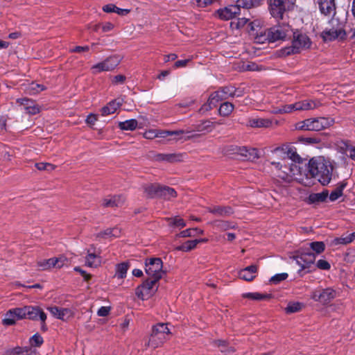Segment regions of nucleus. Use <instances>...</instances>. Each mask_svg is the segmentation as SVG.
<instances>
[{
	"instance_id": "45",
	"label": "nucleus",
	"mask_w": 355,
	"mask_h": 355,
	"mask_svg": "<svg viewBox=\"0 0 355 355\" xmlns=\"http://www.w3.org/2000/svg\"><path fill=\"white\" fill-rule=\"evenodd\" d=\"M37 266L42 270H47L51 269L53 268H55L54 259H53V258H51V259H46V260L39 261L37 262Z\"/></svg>"
},
{
	"instance_id": "37",
	"label": "nucleus",
	"mask_w": 355,
	"mask_h": 355,
	"mask_svg": "<svg viewBox=\"0 0 355 355\" xmlns=\"http://www.w3.org/2000/svg\"><path fill=\"white\" fill-rule=\"evenodd\" d=\"M129 268L128 263H121L116 267L115 277L119 279H123L126 276L127 271Z\"/></svg>"
},
{
	"instance_id": "52",
	"label": "nucleus",
	"mask_w": 355,
	"mask_h": 355,
	"mask_svg": "<svg viewBox=\"0 0 355 355\" xmlns=\"http://www.w3.org/2000/svg\"><path fill=\"white\" fill-rule=\"evenodd\" d=\"M249 21L250 19L245 17L239 18L236 21H231L230 26L233 29H239L245 26Z\"/></svg>"
},
{
	"instance_id": "61",
	"label": "nucleus",
	"mask_w": 355,
	"mask_h": 355,
	"mask_svg": "<svg viewBox=\"0 0 355 355\" xmlns=\"http://www.w3.org/2000/svg\"><path fill=\"white\" fill-rule=\"evenodd\" d=\"M196 230L194 228L187 229L185 230L182 231L179 236L180 237H191L196 236V234H195Z\"/></svg>"
},
{
	"instance_id": "2",
	"label": "nucleus",
	"mask_w": 355,
	"mask_h": 355,
	"mask_svg": "<svg viewBox=\"0 0 355 355\" xmlns=\"http://www.w3.org/2000/svg\"><path fill=\"white\" fill-rule=\"evenodd\" d=\"M170 331L167 324L159 323L155 325L149 338L148 345L153 349L161 346L167 340Z\"/></svg>"
},
{
	"instance_id": "60",
	"label": "nucleus",
	"mask_w": 355,
	"mask_h": 355,
	"mask_svg": "<svg viewBox=\"0 0 355 355\" xmlns=\"http://www.w3.org/2000/svg\"><path fill=\"white\" fill-rule=\"evenodd\" d=\"M144 137L147 139H153L157 137V130H148L144 132Z\"/></svg>"
},
{
	"instance_id": "33",
	"label": "nucleus",
	"mask_w": 355,
	"mask_h": 355,
	"mask_svg": "<svg viewBox=\"0 0 355 355\" xmlns=\"http://www.w3.org/2000/svg\"><path fill=\"white\" fill-rule=\"evenodd\" d=\"M138 125V122L136 119H129L125 121L119 123V128L122 130H135Z\"/></svg>"
},
{
	"instance_id": "25",
	"label": "nucleus",
	"mask_w": 355,
	"mask_h": 355,
	"mask_svg": "<svg viewBox=\"0 0 355 355\" xmlns=\"http://www.w3.org/2000/svg\"><path fill=\"white\" fill-rule=\"evenodd\" d=\"M207 239H195V240H190L187 241L183 244L178 246L175 248V250L179 251H183V252H189L193 249H194L196 245L201 243H206L207 242Z\"/></svg>"
},
{
	"instance_id": "31",
	"label": "nucleus",
	"mask_w": 355,
	"mask_h": 355,
	"mask_svg": "<svg viewBox=\"0 0 355 355\" xmlns=\"http://www.w3.org/2000/svg\"><path fill=\"white\" fill-rule=\"evenodd\" d=\"M124 202V198L121 196H114L110 198L103 200V205L104 207H119Z\"/></svg>"
},
{
	"instance_id": "16",
	"label": "nucleus",
	"mask_w": 355,
	"mask_h": 355,
	"mask_svg": "<svg viewBox=\"0 0 355 355\" xmlns=\"http://www.w3.org/2000/svg\"><path fill=\"white\" fill-rule=\"evenodd\" d=\"M26 318L32 320H40L44 322L46 320V314L38 306H26Z\"/></svg>"
},
{
	"instance_id": "40",
	"label": "nucleus",
	"mask_w": 355,
	"mask_h": 355,
	"mask_svg": "<svg viewBox=\"0 0 355 355\" xmlns=\"http://www.w3.org/2000/svg\"><path fill=\"white\" fill-rule=\"evenodd\" d=\"M304 307V304L299 302H291L288 304L285 311L287 313H293L300 311Z\"/></svg>"
},
{
	"instance_id": "62",
	"label": "nucleus",
	"mask_w": 355,
	"mask_h": 355,
	"mask_svg": "<svg viewBox=\"0 0 355 355\" xmlns=\"http://www.w3.org/2000/svg\"><path fill=\"white\" fill-rule=\"evenodd\" d=\"M126 78L125 76L119 74L114 76L112 79V83L114 85H120L124 83Z\"/></svg>"
},
{
	"instance_id": "47",
	"label": "nucleus",
	"mask_w": 355,
	"mask_h": 355,
	"mask_svg": "<svg viewBox=\"0 0 355 355\" xmlns=\"http://www.w3.org/2000/svg\"><path fill=\"white\" fill-rule=\"evenodd\" d=\"M234 110V105L229 102H225L221 104L219 108V113L223 116H228Z\"/></svg>"
},
{
	"instance_id": "54",
	"label": "nucleus",
	"mask_w": 355,
	"mask_h": 355,
	"mask_svg": "<svg viewBox=\"0 0 355 355\" xmlns=\"http://www.w3.org/2000/svg\"><path fill=\"white\" fill-rule=\"evenodd\" d=\"M352 243V239H349L348 234L343 235L340 237L336 238L333 241L334 245H347Z\"/></svg>"
},
{
	"instance_id": "15",
	"label": "nucleus",
	"mask_w": 355,
	"mask_h": 355,
	"mask_svg": "<svg viewBox=\"0 0 355 355\" xmlns=\"http://www.w3.org/2000/svg\"><path fill=\"white\" fill-rule=\"evenodd\" d=\"M226 99V95L224 94L223 91H216L213 92L210 96L206 104H204L200 110L202 111H208L211 110L213 107L217 106L218 102Z\"/></svg>"
},
{
	"instance_id": "29",
	"label": "nucleus",
	"mask_w": 355,
	"mask_h": 355,
	"mask_svg": "<svg viewBox=\"0 0 355 355\" xmlns=\"http://www.w3.org/2000/svg\"><path fill=\"white\" fill-rule=\"evenodd\" d=\"M249 124L253 128H269L272 125V121L265 118H253L249 121Z\"/></svg>"
},
{
	"instance_id": "36",
	"label": "nucleus",
	"mask_w": 355,
	"mask_h": 355,
	"mask_svg": "<svg viewBox=\"0 0 355 355\" xmlns=\"http://www.w3.org/2000/svg\"><path fill=\"white\" fill-rule=\"evenodd\" d=\"M329 196L327 191H324L321 193H312L309 196V200L311 202H320L326 200Z\"/></svg>"
},
{
	"instance_id": "51",
	"label": "nucleus",
	"mask_w": 355,
	"mask_h": 355,
	"mask_svg": "<svg viewBox=\"0 0 355 355\" xmlns=\"http://www.w3.org/2000/svg\"><path fill=\"white\" fill-rule=\"evenodd\" d=\"M311 119H308L297 122L295 125V128L296 130H298L311 131Z\"/></svg>"
},
{
	"instance_id": "32",
	"label": "nucleus",
	"mask_w": 355,
	"mask_h": 355,
	"mask_svg": "<svg viewBox=\"0 0 355 355\" xmlns=\"http://www.w3.org/2000/svg\"><path fill=\"white\" fill-rule=\"evenodd\" d=\"M208 211L217 216H230L233 211L230 207H209Z\"/></svg>"
},
{
	"instance_id": "5",
	"label": "nucleus",
	"mask_w": 355,
	"mask_h": 355,
	"mask_svg": "<svg viewBox=\"0 0 355 355\" xmlns=\"http://www.w3.org/2000/svg\"><path fill=\"white\" fill-rule=\"evenodd\" d=\"M293 30L287 24H282L274 26L265 32L267 39L270 42L278 40H284L287 37L292 35Z\"/></svg>"
},
{
	"instance_id": "43",
	"label": "nucleus",
	"mask_w": 355,
	"mask_h": 355,
	"mask_svg": "<svg viewBox=\"0 0 355 355\" xmlns=\"http://www.w3.org/2000/svg\"><path fill=\"white\" fill-rule=\"evenodd\" d=\"M299 53L297 51V47H295L293 43L288 46L284 47L279 50V56H288L291 55Z\"/></svg>"
},
{
	"instance_id": "14",
	"label": "nucleus",
	"mask_w": 355,
	"mask_h": 355,
	"mask_svg": "<svg viewBox=\"0 0 355 355\" xmlns=\"http://www.w3.org/2000/svg\"><path fill=\"white\" fill-rule=\"evenodd\" d=\"M241 8L236 5H230L217 10V15L220 19H232L236 15L240 14Z\"/></svg>"
},
{
	"instance_id": "7",
	"label": "nucleus",
	"mask_w": 355,
	"mask_h": 355,
	"mask_svg": "<svg viewBox=\"0 0 355 355\" xmlns=\"http://www.w3.org/2000/svg\"><path fill=\"white\" fill-rule=\"evenodd\" d=\"M162 268L163 263L160 258H150L146 261V272L154 279L159 281L162 277L164 273Z\"/></svg>"
},
{
	"instance_id": "46",
	"label": "nucleus",
	"mask_w": 355,
	"mask_h": 355,
	"mask_svg": "<svg viewBox=\"0 0 355 355\" xmlns=\"http://www.w3.org/2000/svg\"><path fill=\"white\" fill-rule=\"evenodd\" d=\"M243 298H248L252 300H263L268 297L267 295L255 293H245L242 294Z\"/></svg>"
},
{
	"instance_id": "56",
	"label": "nucleus",
	"mask_w": 355,
	"mask_h": 355,
	"mask_svg": "<svg viewBox=\"0 0 355 355\" xmlns=\"http://www.w3.org/2000/svg\"><path fill=\"white\" fill-rule=\"evenodd\" d=\"M43 342L42 337L38 334H35L30 338V344L31 346L40 347Z\"/></svg>"
},
{
	"instance_id": "12",
	"label": "nucleus",
	"mask_w": 355,
	"mask_h": 355,
	"mask_svg": "<svg viewBox=\"0 0 355 355\" xmlns=\"http://www.w3.org/2000/svg\"><path fill=\"white\" fill-rule=\"evenodd\" d=\"M47 310L55 318L67 321L74 316V311L70 308H59L58 306H49Z\"/></svg>"
},
{
	"instance_id": "38",
	"label": "nucleus",
	"mask_w": 355,
	"mask_h": 355,
	"mask_svg": "<svg viewBox=\"0 0 355 355\" xmlns=\"http://www.w3.org/2000/svg\"><path fill=\"white\" fill-rule=\"evenodd\" d=\"M274 152L275 153H277V152L286 153L288 154V156L291 159H294L295 157L297 155L295 148L293 146H291L289 145H284L282 147L276 148L275 149Z\"/></svg>"
},
{
	"instance_id": "44",
	"label": "nucleus",
	"mask_w": 355,
	"mask_h": 355,
	"mask_svg": "<svg viewBox=\"0 0 355 355\" xmlns=\"http://www.w3.org/2000/svg\"><path fill=\"white\" fill-rule=\"evenodd\" d=\"M261 0H238L237 4L239 8H250L259 6Z\"/></svg>"
},
{
	"instance_id": "20",
	"label": "nucleus",
	"mask_w": 355,
	"mask_h": 355,
	"mask_svg": "<svg viewBox=\"0 0 355 355\" xmlns=\"http://www.w3.org/2000/svg\"><path fill=\"white\" fill-rule=\"evenodd\" d=\"M311 131H320L331 126L333 121L327 118L320 117L311 119Z\"/></svg>"
},
{
	"instance_id": "41",
	"label": "nucleus",
	"mask_w": 355,
	"mask_h": 355,
	"mask_svg": "<svg viewBox=\"0 0 355 355\" xmlns=\"http://www.w3.org/2000/svg\"><path fill=\"white\" fill-rule=\"evenodd\" d=\"M176 196V191L168 187H162L161 192L159 197L164 198L165 199L170 200Z\"/></svg>"
},
{
	"instance_id": "57",
	"label": "nucleus",
	"mask_w": 355,
	"mask_h": 355,
	"mask_svg": "<svg viewBox=\"0 0 355 355\" xmlns=\"http://www.w3.org/2000/svg\"><path fill=\"white\" fill-rule=\"evenodd\" d=\"M315 266L320 270H328L331 268V264L325 259H319L315 263Z\"/></svg>"
},
{
	"instance_id": "17",
	"label": "nucleus",
	"mask_w": 355,
	"mask_h": 355,
	"mask_svg": "<svg viewBox=\"0 0 355 355\" xmlns=\"http://www.w3.org/2000/svg\"><path fill=\"white\" fill-rule=\"evenodd\" d=\"M320 11L326 16H334L336 14L335 0H318Z\"/></svg>"
},
{
	"instance_id": "39",
	"label": "nucleus",
	"mask_w": 355,
	"mask_h": 355,
	"mask_svg": "<svg viewBox=\"0 0 355 355\" xmlns=\"http://www.w3.org/2000/svg\"><path fill=\"white\" fill-rule=\"evenodd\" d=\"M103 10L105 12H116L120 15H125L129 12L128 10L119 8L113 4L103 6Z\"/></svg>"
},
{
	"instance_id": "64",
	"label": "nucleus",
	"mask_w": 355,
	"mask_h": 355,
	"mask_svg": "<svg viewBox=\"0 0 355 355\" xmlns=\"http://www.w3.org/2000/svg\"><path fill=\"white\" fill-rule=\"evenodd\" d=\"M171 220L172 221L173 225L176 227H183L186 225L184 220L180 218H175L171 219Z\"/></svg>"
},
{
	"instance_id": "59",
	"label": "nucleus",
	"mask_w": 355,
	"mask_h": 355,
	"mask_svg": "<svg viewBox=\"0 0 355 355\" xmlns=\"http://www.w3.org/2000/svg\"><path fill=\"white\" fill-rule=\"evenodd\" d=\"M53 259L55 268H62L67 261V258L64 256H60L59 257H53Z\"/></svg>"
},
{
	"instance_id": "4",
	"label": "nucleus",
	"mask_w": 355,
	"mask_h": 355,
	"mask_svg": "<svg viewBox=\"0 0 355 355\" xmlns=\"http://www.w3.org/2000/svg\"><path fill=\"white\" fill-rule=\"evenodd\" d=\"M331 28H326L321 33V37L325 42L333 41L336 39L343 40L346 33L343 28V24L340 23L337 19H331L330 21Z\"/></svg>"
},
{
	"instance_id": "19",
	"label": "nucleus",
	"mask_w": 355,
	"mask_h": 355,
	"mask_svg": "<svg viewBox=\"0 0 355 355\" xmlns=\"http://www.w3.org/2000/svg\"><path fill=\"white\" fill-rule=\"evenodd\" d=\"M285 6L282 0H270V12L276 19H282Z\"/></svg>"
},
{
	"instance_id": "18",
	"label": "nucleus",
	"mask_w": 355,
	"mask_h": 355,
	"mask_svg": "<svg viewBox=\"0 0 355 355\" xmlns=\"http://www.w3.org/2000/svg\"><path fill=\"white\" fill-rule=\"evenodd\" d=\"M211 224L217 230L220 231H229L234 230L238 232H241V229L238 226L237 223L234 221L223 220H216L211 223Z\"/></svg>"
},
{
	"instance_id": "28",
	"label": "nucleus",
	"mask_w": 355,
	"mask_h": 355,
	"mask_svg": "<svg viewBox=\"0 0 355 355\" xmlns=\"http://www.w3.org/2000/svg\"><path fill=\"white\" fill-rule=\"evenodd\" d=\"M101 263V258L98 254L91 252L89 250L85 257V265L91 268H96Z\"/></svg>"
},
{
	"instance_id": "49",
	"label": "nucleus",
	"mask_w": 355,
	"mask_h": 355,
	"mask_svg": "<svg viewBox=\"0 0 355 355\" xmlns=\"http://www.w3.org/2000/svg\"><path fill=\"white\" fill-rule=\"evenodd\" d=\"M45 89V87L43 85H40L36 83H31L27 88L28 92L34 95Z\"/></svg>"
},
{
	"instance_id": "11",
	"label": "nucleus",
	"mask_w": 355,
	"mask_h": 355,
	"mask_svg": "<svg viewBox=\"0 0 355 355\" xmlns=\"http://www.w3.org/2000/svg\"><path fill=\"white\" fill-rule=\"evenodd\" d=\"M293 39L292 42L295 47H297V51L300 53L302 50L309 49L311 46V42L309 37L300 31H295L292 33Z\"/></svg>"
},
{
	"instance_id": "48",
	"label": "nucleus",
	"mask_w": 355,
	"mask_h": 355,
	"mask_svg": "<svg viewBox=\"0 0 355 355\" xmlns=\"http://www.w3.org/2000/svg\"><path fill=\"white\" fill-rule=\"evenodd\" d=\"M295 111L293 107V103L289 104V105H282L280 107L274 108L272 110V113L273 114H286V113H291L292 112Z\"/></svg>"
},
{
	"instance_id": "8",
	"label": "nucleus",
	"mask_w": 355,
	"mask_h": 355,
	"mask_svg": "<svg viewBox=\"0 0 355 355\" xmlns=\"http://www.w3.org/2000/svg\"><path fill=\"white\" fill-rule=\"evenodd\" d=\"M157 282L158 280L154 279L146 280L142 285L137 287L136 290L137 297L144 300L153 296L157 290Z\"/></svg>"
},
{
	"instance_id": "42",
	"label": "nucleus",
	"mask_w": 355,
	"mask_h": 355,
	"mask_svg": "<svg viewBox=\"0 0 355 355\" xmlns=\"http://www.w3.org/2000/svg\"><path fill=\"white\" fill-rule=\"evenodd\" d=\"M310 248L316 256L323 252L325 250V244L322 241H314L309 243Z\"/></svg>"
},
{
	"instance_id": "58",
	"label": "nucleus",
	"mask_w": 355,
	"mask_h": 355,
	"mask_svg": "<svg viewBox=\"0 0 355 355\" xmlns=\"http://www.w3.org/2000/svg\"><path fill=\"white\" fill-rule=\"evenodd\" d=\"M260 157L259 152L256 148H249L248 155H246V159L254 160Z\"/></svg>"
},
{
	"instance_id": "1",
	"label": "nucleus",
	"mask_w": 355,
	"mask_h": 355,
	"mask_svg": "<svg viewBox=\"0 0 355 355\" xmlns=\"http://www.w3.org/2000/svg\"><path fill=\"white\" fill-rule=\"evenodd\" d=\"M308 175L316 179L321 184H328L332 176L333 166L324 157L311 158L307 165Z\"/></svg>"
},
{
	"instance_id": "3",
	"label": "nucleus",
	"mask_w": 355,
	"mask_h": 355,
	"mask_svg": "<svg viewBox=\"0 0 355 355\" xmlns=\"http://www.w3.org/2000/svg\"><path fill=\"white\" fill-rule=\"evenodd\" d=\"M284 162H286V161H284ZM271 164L275 169V175L286 182H291L299 171L297 164L293 162L288 164V166H287L286 163L283 164L281 162H271Z\"/></svg>"
},
{
	"instance_id": "53",
	"label": "nucleus",
	"mask_w": 355,
	"mask_h": 355,
	"mask_svg": "<svg viewBox=\"0 0 355 355\" xmlns=\"http://www.w3.org/2000/svg\"><path fill=\"white\" fill-rule=\"evenodd\" d=\"M288 277V275L286 272L276 274L270 279V282L273 284H277L286 279Z\"/></svg>"
},
{
	"instance_id": "21",
	"label": "nucleus",
	"mask_w": 355,
	"mask_h": 355,
	"mask_svg": "<svg viewBox=\"0 0 355 355\" xmlns=\"http://www.w3.org/2000/svg\"><path fill=\"white\" fill-rule=\"evenodd\" d=\"M17 103L20 104L28 114H36L40 112L39 106L33 101L27 98H21L17 100Z\"/></svg>"
},
{
	"instance_id": "24",
	"label": "nucleus",
	"mask_w": 355,
	"mask_h": 355,
	"mask_svg": "<svg viewBox=\"0 0 355 355\" xmlns=\"http://www.w3.org/2000/svg\"><path fill=\"white\" fill-rule=\"evenodd\" d=\"M184 155L177 153H159L155 155V159L159 162H175L182 161Z\"/></svg>"
},
{
	"instance_id": "22",
	"label": "nucleus",
	"mask_w": 355,
	"mask_h": 355,
	"mask_svg": "<svg viewBox=\"0 0 355 355\" xmlns=\"http://www.w3.org/2000/svg\"><path fill=\"white\" fill-rule=\"evenodd\" d=\"M257 274V266L256 265H251L241 270L239 272V277L241 279L250 282L256 277Z\"/></svg>"
},
{
	"instance_id": "27",
	"label": "nucleus",
	"mask_w": 355,
	"mask_h": 355,
	"mask_svg": "<svg viewBox=\"0 0 355 355\" xmlns=\"http://www.w3.org/2000/svg\"><path fill=\"white\" fill-rule=\"evenodd\" d=\"M161 187L158 184H148L144 186V190L148 198H155L160 195Z\"/></svg>"
},
{
	"instance_id": "50",
	"label": "nucleus",
	"mask_w": 355,
	"mask_h": 355,
	"mask_svg": "<svg viewBox=\"0 0 355 355\" xmlns=\"http://www.w3.org/2000/svg\"><path fill=\"white\" fill-rule=\"evenodd\" d=\"M183 133H184L183 130L168 131V130H157V137L166 138L168 136H178Z\"/></svg>"
},
{
	"instance_id": "63",
	"label": "nucleus",
	"mask_w": 355,
	"mask_h": 355,
	"mask_svg": "<svg viewBox=\"0 0 355 355\" xmlns=\"http://www.w3.org/2000/svg\"><path fill=\"white\" fill-rule=\"evenodd\" d=\"M110 311V307L109 306H101L97 311V314L101 317H105L108 315Z\"/></svg>"
},
{
	"instance_id": "30",
	"label": "nucleus",
	"mask_w": 355,
	"mask_h": 355,
	"mask_svg": "<svg viewBox=\"0 0 355 355\" xmlns=\"http://www.w3.org/2000/svg\"><path fill=\"white\" fill-rule=\"evenodd\" d=\"M121 105V101L114 100L110 101L106 106L101 109L102 115L107 116L114 113Z\"/></svg>"
},
{
	"instance_id": "23",
	"label": "nucleus",
	"mask_w": 355,
	"mask_h": 355,
	"mask_svg": "<svg viewBox=\"0 0 355 355\" xmlns=\"http://www.w3.org/2000/svg\"><path fill=\"white\" fill-rule=\"evenodd\" d=\"M320 105L318 101L304 100L293 103V107L295 111H304L313 110L318 107Z\"/></svg>"
},
{
	"instance_id": "13",
	"label": "nucleus",
	"mask_w": 355,
	"mask_h": 355,
	"mask_svg": "<svg viewBox=\"0 0 355 355\" xmlns=\"http://www.w3.org/2000/svg\"><path fill=\"white\" fill-rule=\"evenodd\" d=\"M315 255L314 253H304L296 258V263L300 267L298 273L301 274L304 270L310 269L314 264Z\"/></svg>"
},
{
	"instance_id": "35",
	"label": "nucleus",
	"mask_w": 355,
	"mask_h": 355,
	"mask_svg": "<svg viewBox=\"0 0 355 355\" xmlns=\"http://www.w3.org/2000/svg\"><path fill=\"white\" fill-rule=\"evenodd\" d=\"M121 230L118 227L109 228L98 234V237H118L120 236Z\"/></svg>"
},
{
	"instance_id": "26",
	"label": "nucleus",
	"mask_w": 355,
	"mask_h": 355,
	"mask_svg": "<svg viewBox=\"0 0 355 355\" xmlns=\"http://www.w3.org/2000/svg\"><path fill=\"white\" fill-rule=\"evenodd\" d=\"M239 69L241 71H261L266 69L263 65L250 61L242 62Z\"/></svg>"
},
{
	"instance_id": "6",
	"label": "nucleus",
	"mask_w": 355,
	"mask_h": 355,
	"mask_svg": "<svg viewBox=\"0 0 355 355\" xmlns=\"http://www.w3.org/2000/svg\"><path fill=\"white\" fill-rule=\"evenodd\" d=\"M121 58L119 55H111L104 60L99 62L90 68L91 73L94 75L102 72L110 71L114 70L121 62Z\"/></svg>"
},
{
	"instance_id": "10",
	"label": "nucleus",
	"mask_w": 355,
	"mask_h": 355,
	"mask_svg": "<svg viewBox=\"0 0 355 355\" xmlns=\"http://www.w3.org/2000/svg\"><path fill=\"white\" fill-rule=\"evenodd\" d=\"M26 306L9 310L3 319V324L12 325L17 320L26 318Z\"/></svg>"
},
{
	"instance_id": "55",
	"label": "nucleus",
	"mask_w": 355,
	"mask_h": 355,
	"mask_svg": "<svg viewBox=\"0 0 355 355\" xmlns=\"http://www.w3.org/2000/svg\"><path fill=\"white\" fill-rule=\"evenodd\" d=\"M35 167L40 171H52L55 169V166L50 163L40 162L35 164Z\"/></svg>"
},
{
	"instance_id": "34",
	"label": "nucleus",
	"mask_w": 355,
	"mask_h": 355,
	"mask_svg": "<svg viewBox=\"0 0 355 355\" xmlns=\"http://www.w3.org/2000/svg\"><path fill=\"white\" fill-rule=\"evenodd\" d=\"M214 128V123L210 121H203L195 125L198 132H210Z\"/></svg>"
},
{
	"instance_id": "9",
	"label": "nucleus",
	"mask_w": 355,
	"mask_h": 355,
	"mask_svg": "<svg viewBox=\"0 0 355 355\" xmlns=\"http://www.w3.org/2000/svg\"><path fill=\"white\" fill-rule=\"evenodd\" d=\"M336 291L331 288L325 289L315 290L311 293V298L315 302H320L324 304L329 303L336 297Z\"/></svg>"
}]
</instances>
